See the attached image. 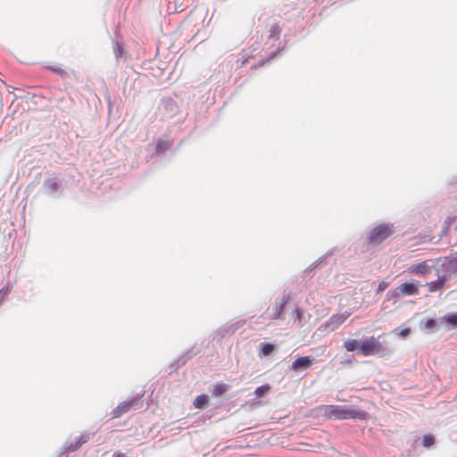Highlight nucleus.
Here are the masks:
<instances>
[{
    "mask_svg": "<svg viewBox=\"0 0 457 457\" xmlns=\"http://www.w3.org/2000/svg\"><path fill=\"white\" fill-rule=\"evenodd\" d=\"M324 415L328 419L337 420H365L368 419V412L361 410H355L347 406L340 405H327L324 408Z\"/></svg>",
    "mask_w": 457,
    "mask_h": 457,
    "instance_id": "nucleus-1",
    "label": "nucleus"
},
{
    "mask_svg": "<svg viewBox=\"0 0 457 457\" xmlns=\"http://www.w3.org/2000/svg\"><path fill=\"white\" fill-rule=\"evenodd\" d=\"M383 352L382 344L375 337H370L360 345V353L363 356L380 354Z\"/></svg>",
    "mask_w": 457,
    "mask_h": 457,
    "instance_id": "nucleus-2",
    "label": "nucleus"
},
{
    "mask_svg": "<svg viewBox=\"0 0 457 457\" xmlns=\"http://www.w3.org/2000/svg\"><path fill=\"white\" fill-rule=\"evenodd\" d=\"M394 232L393 226L388 224H380L375 227L370 234L369 242L370 244H380Z\"/></svg>",
    "mask_w": 457,
    "mask_h": 457,
    "instance_id": "nucleus-3",
    "label": "nucleus"
},
{
    "mask_svg": "<svg viewBox=\"0 0 457 457\" xmlns=\"http://www.w3.org/2000/svg\"><path fill=\"white\" fill-rule=\"evenodd\" d=\"M351 315L350 312L333 314L325 323L320 327V330L329 333L343 324Z\"/></svg>",
    "mask_w": 457,
    "mask_h": 457,
    "instance_id": "nucleus-4",
    "label": "nucleus"
},
{
    "mask_svg": "<svg viewBox=\"0 0 457 457\" xmlns=\"http://www.w3.org/2000/svg\"><path fill=\"white\" fill-rule=\"evenodd\" d=\"M407 270L411 274L418 276H427L431 271V267L428 264L427 261L420 263L411 264L407 268Z\"/></svg>",
    "mask_w": 457,
    "mask_h": 457,
    "instance_id": "nucleus-5",
    "label": "nucleus"
},
{
    "mask_svg": "<svg viewBox=\"0 0 457 457\" xmlns=\"http://www.w3.org/2000/svg\"><path fill=\"white\" fill-rule=\"evenodd\" d=\"M419 282H405L397 287V290L402 295H415L419 294Z\"/></svg>",
    "mask_w": 457,
    "mask_h": 457,
    "instance_id": "nucleus-6",
    "label": "nucleus"
},
{
    "mask_svg": "<svg viewBox=\"0 0 457 457\" xmlns=\"http://www.w3.org/2000/svg\"><path fill=\"white\" fill-rule=\"evenodd\" d=\"M312 364V360L309 356H303L297 358L291 364V370L297 372L303 370L310 368Z\"/></svg>",
    "mask_w": 457,
    "mask_h": 457,
    "instance_id": "nucleus-7",
    "label": "nucleus"
},
{
    "mask_svg": "<svg viewBox=\"0 0 457 457\" xmlns=\"http://www.w3.org/2000/svg\"><path fill=\"white\" fill-rule=\"evenodd\" d=\"M136 404V400L125 401L120 403L112 411L113 418H119L128 412Z\"/></svg>",
    "mask_w": 457,
    "mask_h": 457,
    "instance_id": "nucleus-8",
    "label": "nucleus"
},
{
    "mask_svg": "<svg viewBox=\"0 0 457 457\" xmlns=\"http://www.w3.org/2000/svg\"><path fill=\"white\" fill-rule=\"evenodd\" d=\"M445 277H440L438 279H436L435 281L427 283V287H428V291L433 293V292L442 290L445 287Z\"/></svg>",
    "mask_w": 457,
    "mask_h": 457,
    "instance_id": "nucleus-9",
    "label": "nucleus"
},
{
    "mask_svg": "<svg viewBox=\"0 0 457 457\" xmlns=\"http://www.w3.org/2000/svg\"><path fill=\"white\" fill-rule=\"evenodd\" d=\"M44 187L47 193L52 194L57 191L59 183L56 179H49L44 182Z\"/></svg>",
    "mask_w": 457,
    "mask_h": 457,
    "instance_id": "nucleus-10",
    "label": "nucleus"
},
{
    "mask_svg": "<svg viewBox=\"0 0 457 457\" xmlns=\"http://www.w3.org/2000/svg\"><path fill=\"white\" fill-rule=\"evenodd\" d=\"M209 403V397L206 395H200L196 396L194 401V406L197 409H204Z\"/></svg>",
    "mask_w": 457,
    "mask_h": 457,
    "instance_id": "nucleus-11",
    "label": "nucleus"
},
{
    "mask_svg": "<svg viewBox=\"0 0 457 457\" xmlns=\"http://www.w3.org/2000/svg\"><path fill=\"white\" fill-rule=\"evenodd\" d=\"M229 388V386L224 383L216 384L212 390V395L216 397L221 396L225 394Z\"/></svg>",
    "mask_w": 457,
    "mask_h": 457,
    "instance_id": "nucleus-12",
    "label": "nucleus"
},
{
    "mask_svg": "<svg viewBox=\"0 0 457 457\" xmlns=\"http://www.w3.org/2000/svg\"><path fill=\"white\" fill-rule=\"evenodd\" d=\"M442 321L452 328H457V313H452L443 317Z\"/></svg>",
    "mask_w": 457,
    "mask_h": 457,
    "instance_id": "nucleus-13",
    "label": "nucleus"
},
{
    "mask_svg": "<svg viewBox=\"0 0 457 457\" xmlns=\"http://www.w3.org/2000/svg\"><path fill=\"white\" fill-rule=\"evenodd\" d=\"M360 345L361 344H359V342L355 339H349L344 343V346L348 352H353L356 349L360 350Z\"/></svg>",
    "mask_w": 457,
    "mask_h": 457,
    "instance_id": "nucleus-14",
    "label": "nucleus"
},
{
    "mask_svg": "<svg viewBox=\"0 0 457 457\" xmlns=\"http://www.w3.org/2000/svg\"><path fill=\"white\" fill-rule=\"evenodd\" d=\"M271 387L270 385H263L257 387L254 391L256 398H262L265 396L270 391Z\"/></svg>",
    "mask_w": 457,
    "mask_h": 457,
    "instance_id": "nucleus-15",
    "label": "nucleus"
},
{
    "mask_svg": "<svg viewBox=\"0 0 457 457\" xmlns=\"http://www.w3.org/2000/svg\"><path fill=\"white\" fill-rule=\"evenodd\" d=\"M46 69L49 71L58 74L60 77L64 78L67 75V72L64 69L61 68L58 65H47Z\"/></svg>",
    "mask_w": 457,
    "mask_h": 457,
    "instance_id": "nucleus-16",
    "label": "nucleus"
},
{
    "mask_svg": "<svg viewBox=\"0 0 457 457\" xmlns=\"http://www.w3.org/2000/svg\"><path fill=\"white\" fill-rule=\"evenodd\" d=\"M275 349V346L272 344L266 343L262 345L261 352L264 356L270 355Z\"/></svg>",
    "mask_w": 457,
    "mask_h": 457,
    "instance_id": "nucleus-17",
    "label": "nucleus"
},
{
    "mask_svg": "<svg viewBox=\"0 0 457 457\" xmlns=\"http://www.w3.org/2000/svg\"><path fill=\"white\" fill-rule=\"evenodd\" d=\"M435 444V437L434 436L428 434L425 435L422 438V445L424 447H430Z\"/></svg>",
    "mask_w": 457,
    "mask_h": 457,
    "instance_id": "nucleus-18",
    "label": "nucleus"
},
{
    "mask_svg": "<svg viewBox=\"0 0 457 457\" xmlns=\"http://www.w3.org/2000/svg\"><path fill=\"white\" fill-rule=\"evenodd\" d=\"M291 318L294 322L300 321L303 318V310L300 308H295L291 313Z\"/></svg>",
    "mask_w": 457,
    "mask_h": 457,
    "instance_id": "nucleus-19",
    "label": "nucleus"
},
{
    "mask_svg": "<svg viewBox=\"0 0 457 457\" xmlns=\"http://www.w3.org/2000/svg\"><path fill=\"white\" fill-rule=\"evenodd\" d=\"M113 51H114V54H115V56L116 58H120L122 56V54H124V49H123V46H121L120 43L119 42H116L113 46Z\"/></svg>",
    "mask_w": 457,
    "mask_h": 457,
    "instance_id": "nucleus-20",
    "label": "nucleus"
},
{
    "mask_svg": "<svg viewBox=\"0 0 457 457\" xmlns=\"http://www.w3.org/2000/svg\"><path fill=\"white\" fill-rule=\"evenodd\" d=\"M411 328H404L400 330L398 328H396L394 330V333H396L402 338L407 337L411 334Z\"/></svg>",
    "mask_w": 457,
    "mask_h": 457,
    "instance_id": "nucleus-21",
    "label": "nucleus"
},
{
    "mask_svg": "<svg viewBox=\"0 0 457 457\" xmlns=\"http://www.w3.org/2000/svg\"><path fill=\"white\" fill-rule=\"evenodd\" d=\"M388 286H389L388 282H386L385 280H381L378 283V288H377V292L380 293V292L385 291L388 287Z\"/></svg>",
    "mask_w": 457,
    "mask_h": 457,
    "instance_id": "nucleus-22",
    "label": "nucleus"
},
{
    "mask_svg": "<svg viewBox=\"0 0 457 457\" xmlns=\"http://www.w3.org/2000/svg\"><path fill=\"white\" fill-rule=\"evenodd\" d=\"M436 324V322L435 320L428 319L425 322V328H428V329H431V328H435Z\"/></svg>",
    "mask_w": 457,
    "mask_h": 457,
    "instance_id": "nucleus-23",
    "label": "nucleus"
},
{
    "mask_svg": "<svg viewBox=\"0 0 457 457\" xmlns=\"http://www.w3.org/2000/svg\"><path fill=\"white\" fill-rule=\"evenodd\" d=\"M401 294L399 293V291L397 290V288L395 290H391L388 292L387 294V296H388V299L390 298H397Z\"/></svg>",
    "mask_w": 457,
    "mask_h": 457,
    "instance_id": "nucleus-24",
    "label": "nucleus"
},
{
    "mask_svg": "<svg viewBox=\"0 0 457 457\" xmlns=\"http://www.w3.org/2000/svg\"><path fill=\"white\" fill-rule=\"evenodd\" d=\"M112 457H127V456H126V455H125V453H120V452H115V453H113Z\"/></svg>",
    "mask_w": 457,
    "mask_h": 457,
    "instance_id": "nucleus-25",
    "label": "nucleus"
},
{
    "mask_svg": "<svg viewBox=\"0 0 457 457\" xmlns=\"http://www.w3.org/2000/svg\"><path fill=\"white\" fill-rule=\"evenodd\" d=\"M85 441H82V442H79V443H77L76 446L72 449V450H75L77 448H79Z\"/></svg>",
    "mask_w": 457,
    "mask_h": 457,
    "instance_id": "nucleus-26",
    "label": "nucleus"
},
{
    "mask_svg": "<svg viewBox=\"0 0 457 457\" xmlns=\"http://www.w3.org/2000/svg\"><path fill=\"white\" fill-rule=\"evenodd\" d=\"M161 147H162V145H161V142L157 144V149L159 150Z\"/></svg>",
    "mask_w": 457,
    "mask_h": 457,
    "instance_id": "nucleus-27",
    "label": "nucleus"
},
{
    "mask_svg": "<svg viewBox=\"0 0 457 457\" xmlns=\"http://www.w3.org/2000/svg\"><path fill=\"white\" fill-rule=\"evenodd\" d=\"M161 147H162V145H161V142L157 144V149L159 150Z\"/></svg>",
    "mask_w": 457,
    "mask_h": 457,
    "instance_id": "nucleus-28",
    "label": "nucleus"
}]
</instances>
